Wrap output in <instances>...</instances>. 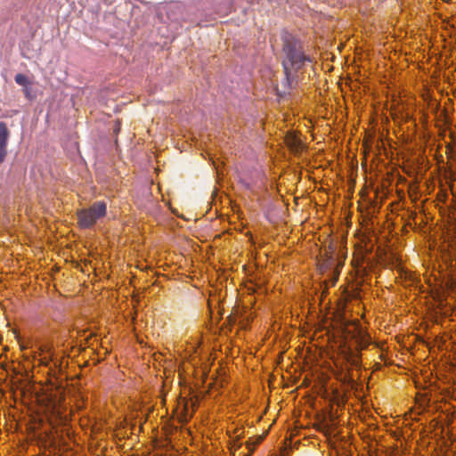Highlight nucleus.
I'll return each instance as SVG.
<instances>
[{"label": "nucleus", "instance_id": "8", "mask_svg": "<svg viewBox=\"0 0 456 456\" xmlns=\"http://www.w3.org/2000/svg\"><path fill=\"white\" fill-rule=\"evenodd\" d=\"M335 265L334 259L332 256H329L328 259L322 264V269L325 268L328 269L330 267H333Z\"/></svg>", "mask_w": 456, "mask_h": 456}, {"label": "nucleus", "instance_id": "6", "mask_svg": "<svg viewBox=\"0 0 456 456\" xmlns=\"http://www.w3.org/2000/svg\"><path fill=\"white\" fill-rule=\"evenodd\" d=\"M14 80L18 85L22 86L23 87H26L29 85L28 77L21 73L17 74L14 77Z\"/></svg>", "mask_w": 456, "mask_h": 456}, {"label": "nucleus", "instance_id": "5", "mask_svg": "<svg viewBox=\"0 0 456 456\" xmlns=\"http://www.w3.org/2000/svg\"><path fill=\"white\" fill-rule=\"evenodd\" d=\"M293 69H284L285 73V80L283 81L284 86H287L288 88L293 87L294 84L297 83L295 77L292 75Z\"/></svg>", "mask_w": 456, "mask_h": 456}, {"label": "nucleus", "instance_id": "7", "mask_svg": "<svg viewBox=\"0 0 456 456\" xmlns=\"http://www.w3.org/2000/svg\"><path fill=\"white\" fill-rule=\"evenodd\" d=\"M359 358H360L359 352L354 353L351 351L348 354V361L351 362V363L354 366H357L359 364Z\"/></svg>", "mask_w": 456, "mask_h": 456}, {"label": "nucleus", "instance_id": "12", "mask_svg": "<svg viewBox=\"0 0 456 456\" xmlns=\"http://www.w3.org/2000/svg\"><path fill=\"white\" fill-rule=\"evenodd\" d=\"M23 92H24V94H25L26 97H28V98H29V97H30V90H29V88L28 87V86H27L26 87H24Z\"/></svg>", "mask_w": 456, "mask_h": 456}, {"label": "nucleus", "instance_id": "2", "mask_svg": "<svg viewBox=\"0 0 456 456\" xmlns=\"http://www.w3.org/2000/svg\"><path fill=\"white\" fill-rule=\"evenodd\" d=\"M107 206L103 201L94 202L89 208L77 212L78 224L83 229L93 227L97 220L106 215Z\"/></svg>", "mask_w": 456, "mask_h": 456}, {"label": "nucleus", "instance_id": "13", "mask_svg": "<svg viewBox=\"0 0 456 456\" xmlns=\"http://www.w3.org/2000/svg\"><path fill=\"white\" fill-rule=\"evenodd\" d=\"M262 440H263V437H262V436H260V437L258 438V441L256 443V444H258V443H260Z\"/></svg>", "mask_w": 456, "mask_h": 456}, {"label": "nucleus", "instance_id": "11", "mask_svg": "<svg viewBox=\"0 0 456 456\" xmlns=\"http://www.w3.org/2000/svg\"><path fill=\"white\" fill-rule=\"evenodd\" d=\"M113 129H114L115 133H118L119 132V130H120V122H119V120H116L115 126H114Z\"/></svg>", "mask_w": 456, "mask_h": 456}, {"label": "nucleus", "instance_id": "1", "mask_svg": "<svg viewBox=\"0 0 456 456\" xmlns=\"http://www.w3.org/2000/svg\"><path fill=\"white\" fill-rule=\"evenodd\" d=\"M283 53L285 54V59L282 61L284 69L297 71L305 61H311L310 58L305 55L300 42L292 37L285 38Z\"/></svg>", "mask_w": 456, "mask_h": 456}, {"label": "nucleus", "instance_id": "10", "mask_svg": "<svg viewBox=\"0 0 456 456\" xmlns=\"http://www.w3.org/2000/svg\"><path fill=\"white\" fill-rule=\"evenodd\" d=\"M338 273H339L338 271L334 272L332 279H331V284L332 285H335V283H336V281L338 280Z\"/></svg>", "mask_w": 456, "mask_h": 456}, {"label": "nucleus", "instance_id": "3", "mask_svg": "<svg viewBox=\"0 0 456 456\" xmlns=\"http://www.w3.org/2000/svg\"><path fill=\"white\" fill-rule=\"evenodd\" d=\"M10 132L4 122H0V163L4 162L7 154V143Z\"/></svg>", "mask_w": 456, "mask_h": 456}, {"label": "nucleus", "instance_id": "9", "mask_svg": "<svg viewBox=\"0 0 456 456\" xmlns=\"http://www.w3.org/2000/svg\"><path fill=\"white\" fill-rule=\"evenodd\" d=\"M228 323L232 325L236 322V315L235 314H230L227 317Z\"/></svg>", "mask_w": 456, "mask_h": 456}, {"label": "nucleus", "instance_id": "4", "mask_svg": "<svg viewBox=\"0 0 456 456\" xmlns=\"http://www.w3.org/2000/svg\"><path fill=\"white\" fill-rule=\"evenodd\" d=\"M370 338L368 334L359 331L358 335L355 337L358 351L366 348L370 345Z\"/></svg>", "mask_w": 456, "mask_h": 456}]
</instances>
